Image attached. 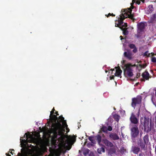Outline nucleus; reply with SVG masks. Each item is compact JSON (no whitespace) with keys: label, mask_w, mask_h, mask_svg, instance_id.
Listing matches in <instances>:
<instances>
[{"label":"nucleus","mask_w":156,"mask_h":156,"mask_svg":"<svg viewBox=\"0 0 156 156\" xmlns=\"http://www.w3.org/2000/svg\"><path fill=\"white\" fill-rule=\"evenodd\" d=\"M54 108H53L50 112L49 116L51 122V128L50 129H44L43 130L44 133L45 134L49 135L51 133H53L55 138H57V136H61L65 132V128L68 130V132L69 129L67 127V125L66 120L62 116H60L58 119L55 115H53Z\"/></svg>","instance_id":"f257e3e1"},{"label":"nucleus","mask_w":156,"mask_h":156,"mask_svg":"<svg viewBox=\"0 0 156 156\" xmlns=\"http://www.w3.org/2000/svg\"><path fill=\"white\" fill-rule=\"evenodd\" d=\"M133 8V7H132V8H128L127 9H122V14L121 16H119L118 18V20L115 21V27H121L122 25V24L123 23V19L127 17H129L132 19L133 18V16L131 14L132 9Z\"/></svg>","instance_id":"f03ea898"},{"label":"nucleus","mask_w":156,"mask_h":156,"mask_svg":"<svg viewBox=\"0 0 156 156\" xmlns=\"http://www.w3.org/2000/svg\"><path fill=\"white\" fill-rule=\"evenodd\" d=\"M31 146V149L27 148L22 150L21 156H37L40 154L41 151L39 148Z\"/></svg>","instance_id":"7ed1b4c3"},{"label":"nucleus","mask_w":156,"mask_h":156,"mask_svg":"<svg viewBox=\"0 0 156 156\" xmlns=\"http://www.w3.org/2000/svg\"><path fill=\"white\" fill-rule=\"evenodd\" d=\"M125 61L123 60L121 61L122 65V67L124 69V73L125 76L126 77H130L133 75L132 68L134 66H136L135 65H132L130 64H125Z\"/></svg>","instance_id":"20e7f679"},{"label":"nucleus","mask_w":156,"mask_h":156,"mask_svg":"<svg viewBox=\"0 0 156 156\" xmlns=\"http://www.w3.org/2000/svg\"><path fill=\"white\" fill-rule=\"evenodd\" d=\"M25 135H26V140L22 139V137L20 138V141L21 143L25 144H27L28 142L31 143L34 141L35 138H34L33 136L30 134H27V133H25V135L24 136V137L23 138H25Z\"/></svg>","instance_id":"39448f33"},{"label":"nucleus","mask_w":156,"mask_h":156,"mask_svg":"<svg viewBox=\"0 0 156 156\" xmlns=\"http://www.w3.org/2000/svg\"><path fill=\"white\" fill-rule=\"evenodd\" d=\"M149 118L146 117H144V118H142L140 119L141 123H142L144 122V130L147 132L150 131L151 129V123H150V126L149 125Z\"/></svg>","instance_id":"423d86ee"},{"label":"nucleus","mask_w":156,"mask_h":156,"mask_svg":"<svg viewBox=\"0 0 156 156\" xmlns=\"http://www.w3.org/2000/svg\"><path fill=\"white\" fill-rule=\"evenodd\" d=\"M102 142L106 146L108 147H112V148L113 149V152H116V151L118 150V147H117L116 146L113 145L112 143L108 141L107 139H103L102 141H101V143H102ZM102 145V144L100 145Z\"/></svg>","instance_id":"0eeeda50"},{"label":"nucleus","mask_w":156,"mask_h":156,"mask_svg":"<svg viewBox=\"0 0 156 156\" xmlns=\"http://www.w3.org/2000/svg\"><path fill=\"white\" fill-rule=\"evenodd\" d=\"M101 131H102L105 133H107V128L105 126H103L101 129V130L99 132V134L97 135L96 137L98 140V143L99 145H101V137L102 136L104 137V134L101 135Z\"/></svg>","instance_id":"6e6552de"},{"label":"nucleus","mask_w":156,"mask_h":156,"mask_svg":"<svg viewBox=\"0 0 156 156\" xmlns=\"http://www.w3.org/2000/svg\"><path fill=\"white\" fill-rule=\"evenodd\" d=\"M131 136L132 137H136L139 134V130L136 125H134L131 129Z\"/></svg>","instance_id":"1a4fd4ad"},{"label":"nucleus","mask_w":156,"mask_h":156,"mask_svg":"<svg viewBox=\"0 0 156 156\" xmlns=\"http://www.w3.org/2000/svg\"><path fill=\"white\" fill-rule=\"evenodd\" d=\"M141 97L140 96H138L136 98H133L132 106L135 108L136 105L140 104L141 103Z\"/></svg>","instance_id":"9d476101"},{"label":"nucleus","mask_w":156,"mask_h":156,"mask_svg":"<svg viewBox=\"0 0 156 156\" xmlns=\"http://www.w3.org/2000/svg\"><path fill=\"white\" fill-rule=\"evenodd\" d=\"M145 23H139L138 24V32L140 33L142 32L145 27Z\"/></svg>","instance_id":"9b49d317"},{"label":"nucleus","mask_w":156,"mask_h":156,"mask_svg":"<svg viewBox=\"0 0 156 156\" xmlns=\"http://www.w3.org/2000/svg\"><path fill=\"white\" fill-rule=\"evenodd\" d=\"M127 27L126 23H125L123 25H122V27H119L123 31V34L124 35H126L128 33V31L127 30V28H126Z\"/></svg>","instance_id":"f8f14e48"},{"label":"nucleus","mask_w":156,"mask_h":156,"mask_svg":"<svg viewBox=\"0 0 156 156\" xmlns=\"http://www.w3.org/2000/svg\"><path fill=\"white\" fill-rule=\"evenodd\" d=\"M115 76H120L121 75L122 73V71L120 69L119 67H115Z\"/></svg>","instance_id":"ddd939ff"},{"label":"nucleus","mask_w":156,"mask_h":156,"mask_svg":"<svg viewBox=\"0 0 156 156\" xmlns=\"http://www.w3.org/2000/svg\"><path fill=\"white\" fill-rule=\"evenodd\" d=\"M130 119L131 122L134 124H136L138 122L137 119L133 113L132 114L130 118Z\"/></svg>","instance_id":"4468645a"},{"label":"nucleus","mask_w":156,"mask_h":156,"mask_svg":"<svg viewBox=\"0 0 156 156\" xmlns=\"http://www.w3.org/2000/svg\"><path fill=\"white\" fill-rule=\"evenodd\" d=\"M109 136L113 140H118L119 138L117 134L114 133H111L110 134Z\"/></svg>","instance_id":"2eb2a0df"},{"label":"nucleus","mask_w":156,"mask_h":156,"mask_svg":"<svg viewBox=\"0 0 156 156\" xmlns=\"http://www.w3.org/2000/svg\"><path fill=\"white\" fill-rule=\"evenodd\" d=\"M132 151L134 153L137 154L140 151V148L136 146H133L132 147Z\"/></svg>","instance_id":"dca6fc26"},{"label":"nucleus","mask_w":156,"mask_h":156,"mask_svg":"<svg viewBox=\"0 0 156 156\" xmlns=\"http://www.w3.org/2000/svg\"><path fill=\"white\" fill-rule=\"evenodd\" d=\"M153 10L152 5H149L146 10V12L147 14H149L151 13Z\"/></svg>","instance_id":"f3484780"},{"label":"nucleus","mask_w":156,"mask_h":156,"mask_svg":"<svg viewBox=\"0 0 156 156\" xmlns=\"http://www.w3.org/2000/svg\"><path fill=\"white\" fill-rule=\"evenodd\" d=\"M142 76L144 78L147 80L149 77V74L147 72H145L142 74Z\"/></svg>","instance_id":"a211bd4d"},{"label":"nucleus","mask_w":156,"mask_h":156,"mask_svg":"<svg viewBox=\"0 0 156 156\" xmlns=\"http://www.w3.org/2000/svg\"><path fill=\"white\" fill-rule=\"evenodd\" d=\"M124 56L129 59H130L132 58V54L129 52H125L124 53Z\"/></svg>","instance_id":"6ab92c4d"},{"label":"nucleus","mask_w":156,"mask_h":156,"mask_svg":"<svg viewBox=\"0 0 156 156\" xmlns=\"http://www.w3.org/2000/svg\"><path fill=\"white\" fill-rule=\"evenodd\" d=\"M136 66V68L137 69L140 70L142 68H145L146 66V64H144L143 65H139L138 66H136ZM134 66L133 67H134Z\"/></svg>","instance_id":"aec40b11"},{"label":"nucleus","mask_w":156,"mask_h":156,"mask_svg":"<svg viewBox=\"0 0 156 156\" xmlns=\"http://www.w3.org/2000/svg\"><path fill=\"white\" fill-rule=\"evenodd\" d=\"M154 55V53H149L148 51H147L145 52L144 54V56H147L151 57L153 56Z\"/></svg>","instance_id":"412c9836"},{"label":"nucleus","mask_w":156,"mask_h":156,"mask_svg":"<svg viewBox=\"0 0 156 156\" xmlns=\"http://www.w3.org/2000/svg\"><path fill=\"white\" fill-rule=\"evenodd\" d=\"M97 151L99 154H101L102 152H104L105 151V150L104 148L101 147L98 149Z\"/></svg>","instance_id":"4be33fe9"},{"label":"nucleus","mask_w":156,"mask_h":156,"mask_svg":"<svg viewBox=\"0 0 156 156\" xmlns=\"http://www.w3.org/2000/svg\"><path fill=\"white\" fill-rule=\"evenodd\" d=\"M145 144L144 143L140 142V146L141 149L145 150Z\"/></svg>","instance_id":"5701e85b"},{"label":"nucleus","mask_w":156,"mask_h":156,"mask_svg":"<svg viewBox=\"0 0 156 156\" xmlns=\"http://www.w3.org/2000/svg\"><path fill=\"white\" fill-rule=\"evenodd\" d=\"M113 117L115 120L118 122L120 118V116L117 114H115L114 115Z\"/></svg>","instance_id":"b1692460"},{"label":"nucleus","mask_w":156,"mask_h":156,"mask_svg":"<svg viewBox=\"0 0 156 156\" xmlns=\"http://www.w3.org/2000/svg\"><path fill=\"white\" fill-rule=\"evenodd\" d=\"M120 152L122 154H125L126 152V150L124 147H121L120 149Z\"/></svg>","instance_id":"393cba45"},{"label":"nucleus","mask_w":156,"mask_h":156,"mask_svg":"<svg viewBox=\"0 0 156 156\" xmlns=\"http://www.w3.org/2000/svg\"><path fill=\"white\" fill-rule=\"evenodd\" d=\"M144 143L145 144L147 143L148 141V137L147 136H145L144 137Z\"/></svg>","instance_id":"a878e982"},{"label":"nucleus","mask_w":156,"mask_h":156,"mask_svg":"<svg viewBox=\"0 0 156 156\" xmlns=\"http://www.w3.org/2000/svg\"><path fill=\"white\" fill-rule=\"evenodd\" d=\"M129 46L131 48H134L135 47V45L133 44H130L129 45Z\"/></svg>","instance_id":"bb28decb"},{"label":"nucleus","mask_w":156,"mask_h":156,"mask_svg":"<svg viewBox=\"0 0 156 156\" xmlns=\"http://www.w3.org/2000/svg\"><path fill=\"white\" fill-rule=\"evenodd\" d=\"M151 61L153 62H156V58L153 57L151 58Z\"/></svg>","instance_id":"cd10ccee"},{"label":"nucleus","mask_w":156,"mask_h":156,"mask_svg":"<svg viewBox=\"0 0 156 156\" xmlns=\"http://www.w3.org/2000/svg\"><path fill=\"white\" fill-rule=\"evenodd\" d=\"M156 15L155 14H154L153 15L152 17L153 19L151 21V22L153 23L154 21V19Z\"/></svg>","instance_id":"c85d7f7f"},{"label":"nucleus","mask_w":156,"mask_h":156,"mask_svg":"<svg viewBox=\"0 0 156 156\" xmlns=\"http://www.w3.org/2000/svg\"><path fill=\"white\" fill-rule=\"evenodd\" d=\"M112 130V128L110 126H109L107 128V130L111 131Z\"/></svg>","instance_id":"c756f323"},{"label":"nucleus","mask_w":156,"mask_h":156,"mask_svg":"<svg viewBox=\"0 0 156 156\" xmlns=\"http://www.w3.org/2000/svg\"><path fill=\"white\" fill-rule=\"evenodd\" d=\"M133 49V52L136 53L137 51V50L136 47Z\"/></svg>","instance_id":"7c9ffc66"},{"label":"nucleus","mask_w":156,"mask_h":156,"mask_svg":"<svg viewBox=\"0 0 156 156\" xmlns=\"http://www.w3.org/2000/svg\"><path fill=\"white\" fill-rule=\"evenodd\" d=\"M115 16V15H114L113 13H109L108 14V15L107 16V17H108V16Z\"/></svg>","instance_id":"2f4dec72"},{"label":"nucleus","mask_w":156,"mask_h":156,"mask_svg":"<svg viewBox=\"0 0 156 156\" xmlns=\"http://www.w3.org/2000/svg\"><path fill=\"white\" fill-rule=\"evenodd\" d=\"M89 139L92 142V137H89Z\"/></svg>","instance_id":"473e14b6"},{"label":"nucleus","mask_w":156,"mask_h":156,"mask_svg":"<svg viewBox=\"0 0 156 156\" xmlns=\"http://www.w3.org/2000/svg\"><path fill=\"white\" fill-rule=\"evenodd\" d=\"M136 3L138 4H139L140 3V2L138 0H136Z\"/></svg>","instance_id":"72a5a7b5"},{"label":"nucleus","mask_w":156,"mask_h":156,"mask_svg":"<svg viewBox=\"0 0 156 156\" xmlns=\"http://www.w3.org/2000/svg\"><path fill=\"white\" fill-rule=\"evenodd\" d=\"M140 109H139V110H138V113H137L136 114L138 116H139V115H140Z\"/></svg>","instance_id":"f704fd0d"},{"label":"nucleus","mask_w":156,"mask_h":156,"mask_svg":"<svg viewBox=\"0 0 156 156\" xmlns=\"http://www.w3.org/2000/svg\"><path fill=\"white\" fill-rule=\"evenodd\" d=\"M114 76V75H113L112 76H110V79L112 80V79H113Z\"/></svg>","instance_id":"c9c22d12"},{"label":"nucleus","mask_w":156,"mask_h":156,"mask_svg":"<svg viewBox=\"0 0 156 156\" xmlns=\"http://www.w3.org/2000/svg\"><path fill=\"white\" fill-rule=\"evenodd\" d=\"M86 151L87 153H89V150L88 149H86Z\"/></svg>","instance_id":"e433bc0d"},{"label":"nucleus","mask_w":156,"mask_h":156,"mask_svg":"<svg viewBox=\"0 0 156 156\" xmlns=\"http://www.w3.org/2000/svg\"><path fill=\"white\" fill-rule=\"evenodd\" d=\"M90 156H94L93 153H90Z\"/></svg>","instance_id":"4c0bfd02"},{"label":"nucleus","mask_w":156,"mask_h":156,"mask_svg":"<svg viewBox=\"0 0 156 156\" xmlns=\"http://www.w3.org/2000/svg\"><path fill=\"white\" fill-rule=\"evenodd\" d=\"M113 71H115V69H112L110 70V71L111 72H113Z\"/></svg>","instance_id":"58836bf2"},{"label":"nucleus","mask_w":156,"mask_h":156,"mask_svg":"<svg viewBox=\"0 0 156 156\" xmlns=\"http://www.w3.org/2000/svg\"><path fill=\"white\" fill-rule=\"evenodd\" d=\"M120 38H121V40H122V39H123V38H122V36H120Z\"/></svg>","instance_id":"ea45409f"},{"label":"nucleus","mask_w":156,"mask_h":156,"mask_svg":"<svg viewBox=\"0 0 156 156\" xmlns=\"http://www.w3.org/2000/svg\"><path fill=\"white\" fill-rule=\"evenodd\" d=\"M6 154L7 155V156H10V155H9V154H8L7 153Z\"/></svg>","instance_id":"a19ab883"},{"label":"nucleus","mask_w":156,"mask_h":156,"mask_svg":"<svg viewBox=\"0 0 156 156\" xmlns=\"http://www.w3.org/2000/svg\"><path fill=\"white\" fill-rule=\"evenodd\" d=\"M132 2H135V0H132Z\"/></svg>","instance_id":"79ce46f5"},{"label":"nucleus","mask_w":156,"mask_h":156,"mask_svg":"<svg viewBox=\"0 0 156 156\" xmlns=\"http://www.w3.org/2000/svg\"><path fill=\"white\" fill-rule=\"evenodd\" d=\"M105 72L106 73H107V72L108 71H107V70H105Z\"/></svg>","instance_id":"37998d69"},{"label":"nucleus","mask_w":156,"mask_h":156,"mask_svg":"<svg viewBox=\"0 0 156 156\" xmlns=\"http://www.w3.org/2000/svg\"><path fill=\"white\" fill-rule=\"evenodd\" d=\"M122 137H123V134H122Z\"/></svg>","instance_id":"c03bdc74"},{"label":"nucleus","mask_w":156,"mask_h":156,"mask_svg":"<svg viewBox=\"0 0 156 156\" xmlns=\"http://www.w3.org/2000/svg\"><path fill=\"white\" fill-rule=\"evenodd\" d=\"M11 154H12V152H10Z\"/></svg>","instance_id":"a18cd8bd"},{"label":"nucleus","mask_w":156,"mask_h":156,"mask_svg":"<svg viewBox=\"0 0 156 156\" xmlns=\"http://www.w3.org/2000/svg\"><path fill=\"white\" fill-rule=\"evenodd\" d=\"M140 1L143 2L144 0H140Z\"/></svg>","instance_id":"49530a36"},{"label":"nucleus","mask_w":156,"mask_h":156,"mask_svg":"<svg viewBox=\"0 0 156 156\" xmlns=\"http://www.w3.org/2000/svg\"><path fill=\"white\" fill-rule=\"evenodd\" d=\"M57 115H59V114H57Z\"/></svg>","instance_id":"de8ad7c7"},{"label":"nucleus","mask_w":156,"mask_h":156,"mask_svg":"<svg viewBox=\"0 0 156 156\" xmlns=\"http://www.w3.org/2000/svg\"><path fill=\"white\" fill-rule=\"evenodd\" d=\"M110 119V118H109L108 119V120H109Z\"/></svg>","instance_id":"09e8293b"}]
</instances>
